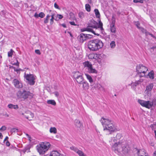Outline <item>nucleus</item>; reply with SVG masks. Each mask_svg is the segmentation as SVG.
<instances>
[{
	"label": "nucleus",
	"instance_id": "f257e3e1",
	"mask_svg": "<svg viewBox=\"0 0 156 156\" xmlns=\"http://www.w3.org/2000/svg\"><path fill=\"white\" fill-rule=\"evenodd\" d=\"M112 149L115 153L120 154H126L130 150V148L124 140L115 142L112 146Z\"/></svg>",
	"mask_w": 156,
	"mask_h": 156
},
{
	"label": "nucleus",
	"instance_id": "f03ea898",
	"mask_svg": "<svg viewBox=\"0 0 156 156\" xmlns=\"http://www.w3.org/2000/svg\"><path fill=\"white\" fill-rule=\"evenodd\" d=\"M103 127V130L105 131H108L109 133L117 130L116 126L113 122L109 119L102 117L100 120Z\"/></svg>",
	"mask_w": 156,
	"mask_h": 156
},
{
	"label": "nucleus",
	"instance_id": "7ed1b4c3",
	"mask_svg": "<svg viewBox=\"0 0 156 156\" xmlns=\"http://www.w3.org/2000/svg\"><path fill=\"white\" fill-rule=\"evenodd\" d=\"M103 46L102 41L98 39L90 41L88 43V48L92 51H97L101 48Z\"/></svg>",
	"mask_w": 156,
	"mask_h": 156
},
{
	"label": "nucleus",
	"instance_id": "20e7f679",
	"mask_svg": "<svg viewBox=\"0 0 156 156\" xmlns=\"http://www.w3.org/2000/svg\"><path fill=\"white\" fill-rule=\"evenodd\" d=\"M51 146V144L48 142H41L37 145L36 148L37 151L40 154H44L48 150Z\"/></svg>",
	"mask_w": 156,
	"mask_h": 156
},
{
	"label": "nucleus",
	"instance_id": "39448f33",
	"mask_svg": "<svg viewBox=\"0 0 156 156\" xmlns=\"http://www.w3.org/2000/svg\"><path fill=\"white\" fill-rule=\"evenodd\" d=\"M98 22L99 24L98 25V27L97 26L98 23L97 22L94 21L93 20H90L88 23V26H87V27L91 28H95L96 29L99 28L101 30V32H102V31L103 30L102 27L103 24L100 20L98 21Z\"/></svg>",
	"mask_w": 156,
	"mask_h": 156
},
{
	"label": "nucleus",
	"instance_id": "423d86ee",
	"mask_svg": "<svg viewBox=\"0 0 156 156\" xmlns=\"http://www.w3.org/2000/svg\"><path fill=\"white\" fill-rule=\"evenodd\" d=\"M17 97L20 98L26 99L28 98L29 96L32 97V94L29 91H27L25 90H19L16 93Z\"/></svg>",
	"mask_w": 156,
	"mask_h": 156
},
{
	"label": "nucleus",
	"instance_id": "0eeeda50",
	"mask_svg": "<svg viewBox=\"0 0 156 156\" xmlns=\"http://www.w3.org/2000/svg\"><path fill=\"white\" fill-rule=\"evenodd\" d=\"M74 78L77 83L81 84L84 81V79L83 77V74L79 71H75L73 73Z\"/></svg>",
	"mask_w": 156,
	"mask_h": 156
},
{
	"label": "nucleus",
	"instance_id": "6e6552de",
	"mask_svg": "<svg viewBox=\"0 0 156 156\" xmlns=\"http://www.w3.org/2000/svg\"><path fill=\"white\" fill-rule=\"evenodd\" d=\"M138 102L142 106L148 109L152 107L154 104V102L153 101H144V100L139 99L138 100Z\"/></svg>",
	"mask_w": 156,
	"mask_h": 156
},
{
	"label": "nucleus",
	"instance_id": "1a4fd4ad",
	"mask_svg": "<svg viewBox=\"0 0 156 156\" xmlns=\"http://www.w3.org/2000/svg\"><path fill=\"white\" fill-rule=\"evenodd\" d=\"M136 70L138 73L142 74L140 76L143 77L145 76V73L148 70V69L143 65L139 64L136 66Z\"/></svg>",
	"mask_w": 156,
	"mask_h": 156
},
{
	"label": "nucleus",
	"instance_id": "9d476101",
	"mask_svg": "<svg viewBox=\"0 0 156 156\" xmlns=\"http://www.w3.org/2000/svg\"><path fill=\"white\" fill-rule=\"evenodd\" d=\"M83 65L85 67L88 68V70L90 73H97V71L95 69H94L92 65L89 62L87 61L83 63Z\"/></svg>",
	"mask_w": 156,
	"mask_h": 156
},
{
	"label": "nucleus",
	"instance_id": "9b49d317",
	"mask_svg": "<svg viewBox=\"0 0 156 156\" xmlns=\"http://www.w3.org/2000/svg\"><path fill=\"white\" fill-rule=\"evenodd\" d=\"M25 77L26 79L28 80V83L30 85H33L35 83V78L32 74H27L25 75Z\"/></svg>",
	"mask_w": 156,
	"mask_h": 156
},
{
	"label": "nucleus",
	"instance_id": "f8f14e48",
	"mask_svg": "<svg viewBox=\"0 0 156 156\" xmlns=\"http://www.w3.org/2000/svg\"><path fill=\"white\" fill-rule=\"evenodd\" d=\"M122 137V134L120 133H118L116 136L113 137L112 140L115 143V142H118L119 141H122V140H120Z\"/></svg>",
	"mask_w": 156,
	"mask_h": 156
},
{
	"label": "nucleus",
	"instance_id": "ddd939ff",
	"mask_svg": "<svg viewBox=\"0 0 156 156\" xmlns=\"http://www.w3.org/2000/svg\"><path fill=\"white\" fill-rule=\"evenodd\" d=\"M13 82L15 86L17 88H21L23 87L21 83L16 79H14Z\"/></svg>",
	"mask_w": 156,
	"mask_h": 156
},
{
	"label": "nucleus",
	"instance_id": "4468645a",
	"mask_svg": "<svg viewBox=\"0 0 156 156\" xmlns=\"http://www.w3.org/2000/svg\"><path fill=\"white\" fill-rule=\"evenodd\" d=\"M26 115H24L25 117L29 120H31L34 117L33 113L30 111H27L26 112Z\"/></svg>",
	"mask_w": 156,
	"mask_h": 156
},
{
	"label": "nucleus",
	"instance_id": "2eb2a0df",
	"mask_svg": "<svg viewBox=\"0 0 156 156\" xmlns=\"http://www.w3.org/2000/svg\"><path fill=\"white\" fill-rule=\"evenodd\" d=\"M137 156H148L147 154H146L145 150L144 149H140L137 150Z\"/></svg>",
	"mask_w": 156,
	"mask_h": 156
},
{
	"label": "nucleus",
	"instance_id": "dca6fc26",
	"mask_svg": "<svg viewBox=\"0 0 156 156\" xmlns=\"http://www.w3.org/2000/svg\"><path fill=\"white\" fill-rule=\"evenodd\" d=\"M85 31L90 32L95 35H99V34H95L94 31L93 30L92 28L88 27H87L86 28H84L81 29V32H84Z\"/></svg>",
	"mask_w": 156,
	"mask_h": 156
},
{
	"label": "nucleus",
	"instance_id": "f3484780",
	"mask_svg": "<svg viewBox=\"0 0 156 156\" xmlns=\"http://www.w3.org/2000/svg\"><path fill=\"white\" fill-rule=\"evenodd\" d=\"M78 37L80 42L81 43H83L86 40L85 34L83 33L80 34Z\"/></svg>",
	"mask_w": 156,
	"mask_h": 156
},
{
	"label": "nucleus",
	"instance_id": "a211bd4d",
	"mask_svg": "<svg viewBox=\"0 0 156 156\" xmlns=\"http://www.w3.org/2000/svg\"><path fill=\"white\" fill-rule=\"evenodd\" d=\"M82 87L84 90H87L89 87V84L86 81H83L82 83Z\"/></svg>",
	"mask_w": 156,
	"mask_h": 156
},
{
	"label": "nucleus",
	"instance_id": "6ab92c4d",
	"mask_svg": "<svg viewBox=\"0 0 156 156\" xmlns=\"http://www.w3.org/2000/svg\"><path fill=\"white\" fill-rule=\"evenodd\" d=\"M61 155L58 151H52L51 152L49 156H61Z\"/></svg>",
	"mask_w": 156,
	"mask_h": 156
},
{
	"label": "nucleus",
	"instance_id": "aec40b11",
	"mask_svg": "<svg viewBox=\"0 0 156 156\" xmlns=\"http://www.w3.org/2000/svg\"><path fill=\"white\" fill-rule=\"evenodd\" d=\"M75 123L76 126L78 128H81L83 126L82 124L78 120H76Z\"/></svg>",
	"mask_w": 156,
	"mask_h": 156
},
{
	"label": "nucleus",
	"instance_id": "412c9836",
	"mask_svg": "<svg viewBox=\"0 0 156 156\" xmlns=\"http://www.w3.org/2000/svg\"><path fill=\"white\" fill-rule=\"evenodd\" d=\"M99 56V55H97V54H90L88 55V58L89 59H95L97 56Z\"/></svg>",
	"mask_w": 156,
	"mask_h": 156
},
{
	"label": "nucleus",
	"instance_id": "4be33fe9",
	"mask_svg": "<svg viewBox=\"0 0 156 156\" xmlns=\"http://www.w3.org/2000/svg\"><path fill=\"white\" fill-rule=\"evenodd\" d=\"M8 107L10 109H17L19 107L17 105H13L12 104H9Z\"/></svg>",
	"mask_w": 156,
	"mask_h": 156
},
{
	"label": "nucleus",
	"instance_id": "5701e85b",
	"mask_svg": "<svg viewBox=\"0 0 156 156\" xmlns=\"http://www.w3.org/2000/svg\"><path fill=\"white\" fill-rule=\"evenodd\" d=\"M153 87V85L152 83H150L146 87V90H148V91H151Z\"/></svg>",
	"mask_w": 156,
	"mask_h": 156
},
{
	"label": "nucleus",
	"instance_id": "b1692460",
	"mask_svg": "<svg viewBox=\"0 0 156 156\" xmlns=\"http://www.w3.org/2000/svg\"><path fill=\"white\" fill-rule=\"evenodd\" d=\"M110 29L112 33H115L116 32V29L115 25H110Z\"/></svg>",
	"mask_w": 156,
	"mask_h": 156
},
{
	"label": "nucleus",
	"instance_id": "393cba45",
	"mask_svg": "<svg viewBox=\"0 0 156 156\" xmlns=\"http://www.w3.org/2000/svg\"><path fill=\"white\" fill-rule=\"evenodd\" d=\"M94 12L96 17L98 18H100V14L98 9H94Z\"/></svg>",
	"mask_w": 156,
	"mask_h": 156
},
{
	"label": "nucleus",
	"instance_id": "a878e982",
	"mask_svg": "<svg viewBox=\"0 0 156 156\" xmlns=\"http://www.w3.org/2000/svg\"><path fill=\"white\" fill-rule=\"evenodd\" d=\"M87 79L88 80L90 83H92L93 82V80L91 76L89 74H85Z\"/></svg>",
	"mask_w": 156,
	"mask_h": 156
},
{
	"label": "nucleus",
	"instance_id": "bb28decb",
	"mask_svg": "<svg viewBox=\"0 0 156 156\" xmlns=\"http://www.w3.org/2000/svg\"><path fill=\"white\" fill-rule=\"evenodd\" d=\"M50 132L51 133L55 134L57 133V129L55 127H51L50 129Z\"/></svg>",
	"mask_w": 156,
	"mask_h": 156
},
{
	"label": "nucleus",
	"instance_id": "cd10ccee",
	"mask_svg": "<svg viewBox=\"0 0 156 156\" xmlns=\"http://www.w3.org/2000/svg\"><path fill=\"white\" fill-rule=\"evenodd\" d=\"M148 75L150 78L152 79H153L154 78V72L153 71H151L148 73Z\"/></svg>",
	"mask_w": 156,
	"mask_h": 156
},
{
	"label": "nucleus",
	"instance_id": "c85d7f7f",
	"mask_svg": "<svg viewBox=\"0 0 156 156\" xmlns=\"http://www.w3.org/2000/svg\"><path fill=\"white\" fill-rule=\"evenodd\" d=\"M47 103L48 104H51L53 105H55L56 103L54 100H49L47 101Z\"/></svg>",
	"mask_w": 156,
	"mask_h": 156
},
{
	"label": "nucleus",
	"instance_id": "c756f323",
	"mask_svg": "<svg viewBox=\"0 0 156 156\" xmlns=\"http://www.w3.org/2000/svg\"><path fill=\"white\" fill-rule=\"evenodd\" d=\"M80 156H86L83 152L79 150L76 153Z\"/></svg>",
	"mask_w": 156,
	"mask_h": 156
},
{
	"label": "nucleus",
	"instance_id": "7c9ffc66",
	"mask_svg": "<svg viewBox=\"0 0 156 156\" xmlns=\"http://www.w3.org/2000/svg\"><path fill=\"white\" fill-rule=\"evenodd\" d=\"M70 149L74 151L76 153L79 150V149L77 147L73 146H72L70 147Z\"/></svg>",
	"mask_w": 156,
	"mask_h": 156
},
{
	"label": "nucleus",
	"instance_id": "2f4dec72",
	"mask_svg": "<svg viewBox=\"0 0 156 156\" xmlns=\"http://www.w3.org/2000/svg\"><path fill=\"white\" fill-rule=\"evenodd\" d=\"M85 9L88 12L90 11V6L88 4H86L85 5Z\"/></svg>",
	"mask_w": 156,
	"mask_h": 156
},
{
	"label": "nucleus",
	"instance_id": "473e14b6",
	"mask_svg": "<svg viewBox=\"0 0 156 156\" xmlns=\"http://www.w3.org/2000/svg\"><path fill=\"white\" fill-rule=\"evenodd\" d=\"M50 16L48 15H47L46 18L44 19V23L45 24H46L48 23V22L49 18L50 17Z\"/></svg>",
	"mask_w": 156,
	"mask_h": 156
},
{
	"label": "nucleus",
	"instance_id": "72a5a7b5",
	"mask_svg": "<svg viewBox=\"0 0 156 156\" xmlns=\"http://www.w3.org/2000/svg\"><path fill=\"white\" fill-rule=\"evenodd\" d=\"M14 52V51L12 50V49H11L10 51H9L8 53V55L9 57H12V56L13 55V53Z\"/></svg>",
	"mask_w": 156,
	"mask_h": 156
},
{
	"label": "nucleus",
	"instance_id": "f704fd0d",
	"mask_svg": "<svg viewBox=\"0 0 156 156\" xmlns=\"http://www.w3.org/2000/svg\"><path fill=\"white\" fill-rule=\"evenodd\" d=\"M110 46L112 48H114L116 46L115 42L114 41H112L110 44Z\"/></svg>",
	"mask_w": 156,
	"mask_h": 156
},
{
	"label": "nucleus",
	"instance_id": "c9c22d12",
	"mask_svg": "<svg viewBox=\"0 0 156 156\" xmlns=\"http://www.w3.org/2000/svg\"><path fill=\"white\" fill-rule=\"evenodd\" d=\"M79 16L80 18L82 19L84 17V13L82 12H80L79 13Z\"/></svg>",
	"mask_w": 156,
	"mask_h": 156
},
{
	"label": "nucleus",
	"instance_id": "e433bc0d",
	"mask_svg": "<svg viewBox=\"0 0 156 156\" xmlns=\"http://www.w3.org/2000/svg\"><path fill=\"white\" fill-rule=\"evenodd\" d=\"M97 55H99V56H97V57L96 58H95V59L97 60L98 62L99 63H100L101 62V61L100 60V59H101V56L100 54H97Z\"/></svg>",
	"mask_w": 156,
	"mask_h": 156
},
{
	"label": "nucleus",
	"instance_id": "4c0bfd02",
	"mask_svg": "<svg viewBox=\"0 0 156 156\" xmlns=\"http://www.w3.org/2000/svg\"><path fill=\"white\" fill-rule=\"evenodd\" d=\"M95 87L98 89H100L102 87L101 86L99 83H97L95 84Z\"/></svg>",
	"mask_w": 156,
	"mask_h": 156
},
{
	"label": "nucleus",
	"instance_id": "58836bf2",
	"mask_svg": "<svg viewBox=\"0 0 156 156\" xmlns=\"http://www.w3.org/2000/svg\"><path fill=\"white\" fill-rule=\"evenodd\" d=\"M29 151L30 148L28 147H26L25 149L23 150V151L24 153L26 152H28L30 151Z\"/></svg>",
	"mask_w": 156,
	"mask_h": 156
},
{
	"label": "nucleus",
	"instance_id": "ea45409f",
	"mask_svg": "<svg viewBox=\"0 0 156 156\" xmlns=\"http://www.w3.org/2000/svg\"><path fill=\"white\" fill-rule=\"evenodd\" d=\"M51 18L50 20V23L51 24H52L53 23V20L54 19V15L52 14L51 15Z\"/></svg>",
	"mask_w": 156,
	"mask_h": 156
},
{
	"label": "nucleus",
	"instance_id": "a19ab883",
	"mask_svg": "<svg viewBox=\"0 0 156 156\" xmlns=\"http://www.w3.org/2000/svg\"><path fill=\"white\" fill-rule=\"evenodd\" d=\"M85 36L86 40L90 38H91L93 37V36H92L91 35L87 34H85Z\"/></svg>",
	"mask_w": 156,
	"mask_h": 156
},
{
	"label": "nucleus",
	"instance_id": "79ce46f5",
	"mask_svg": "<svg viewBox=\"0 0 156 156\" xmlns=\"http://www.w3.org/2000/svg\"><path fill=\"white\" fill-rule=\"evenodd\" d=\"M151 92L150 91H148V90H146L145 91V94L148 96H150L151 95Z\"/></svg>",
	"mask_w": 156,
	"mask_h": 156
},
{
	"label": "nucleus",
	"instance_id": "37998d69",
	"mask_svg": "<svg viewBox=\"0 0 156 156\" xmlns=\"http://www.w3.org/2000/svg\"><path fill=\"white\" fill-rule=\"evenodd\" d=\"M133 2L135 3L138 2L143 3V0H133Z\"/></svg>",
	"mask_w": 156,
	"mask_h": 156
},
{
	"label": "nucleus",
	"instance_id": "c03bdc74",
	"mask_svg": "<svg viewBox=\"0 0 156 156\" xmlns=\"http://www.w3.org/2000/svg\"><path fill=\"white\" fill-rule=\"evenodd\" d=\"M39 17H40L41 18H43L44 16V14L43 12H41L39 14Z\"/></svg>",
	"mask_w": 156,
	"mask_h": 156
},
{
	"label": "nucleus",
	"instance_id": "a18cd8bd",
	"mask_svg": "<svg viewBox=\"0 0 156 156\" xmlns=\"http://www.w3.org/2000/svg\"><path fill=\"white\" fill-rule=\"evenodd\" d=\"M11 132L12 133L17 132L18 129L16 128H13L11 129Z\"/></svg>",
	"mask_w": 156,
	"mask_h": 156
},
{
	"label": "nucleus",
	"instance_id": "49530a36",
	"mask_svg": "<svg viewBox=\"0 0 156 156\" xmlns=\"http://www.w3.org/2000/svg\"><path fill=\"white\" fill-rule=\"evenodd\" d=\"M6 127L5 126H3L1 128H0V131H4L6 129Z\"/></svg>",
	"mask_w": 156,
	"mask_h": 156
},
{
	"label": "nucleus",
	"instance_id": "de8ad7c7",
	"mask_svg": "<svg viewBox=\"0 0 156 156\" xmlns=\"http://www.w3.org/2000/svg\"><path fill=\"white\" fill-rule=\"evenodd\" d=\"M135 24L138 28H140V27H139L140 24L138 22H135Z\"/></svg>",
	"mask_w": 156,
	"mask_h": 156
},
{
	"label": "nucleus",
	"instance_id": "09e8293b",
	"mask_svg": "<svg viewBox=\"0 0 156 156\" xmlns=\"http://www.w3.org/2000/svg\"><path fill=\"white\" fill-rule=\"evenodd\" d=\"M140 29H141V30L143 32L146 33V34H147V32H146V30L144 28H140Z\"/></svg>",
	"mask_w": 156,
	"mask_h": 156
},
{
	"label": "nucleus",
	"instance_id": "8fccbe9b",
	"mask_svg": "<svg viewBox=\"0 0 156 156\" xmlns=\"http://www.w3.org/2000/svg\"><path fill=\"white\" fill-rule=\"evenodd\" d=\"M112 23L110 25H115V19H112Z\"/></svg>",
	"mask_w": 156,
	"mask_h": 156
},
{
	"label": "nucleus",
	"instance_id": "3c124183",
	"mask_svg": "<svg viewBox=\"0 0 156 156\" xmlns=\"http://www.w3.org/2000/svg\"><path fill=\"white\" fill-rule=\"evenodd\" d=\"M35 52L36 54H37L38 55H40L41 54V53L40 50L38 49L36 50H35Z\"/></svg>",
	"mask_w": 156,
	"mask_h": 156
},
{
	"label": "nucleus",
	"instance_id": "603ef678",
	"mask_svg": "<svg viewBox=\"0 0 156 156\" xmlns=\"http://www.w3.org/2000/svg\"><path fill=\"white\" fill-rule=\"evenodd\" d=\"M55 7L58 9H60V8L59 7V6L57 5V4L56 3H55L54 5Z\"/></svg>",
	"mask_w": 156,
	"mask_h": 156
},
{
	"label": "nucleus",
	"instance_id": "864d4df0",
	"mask_svg": "<svg viewBox=\"0 0 156 156\" xmlns=\"http://www.w3.org/2000/svg\"><path fill=\"white\" fill-rule=\"evenodd\" d=\"M69 23L71 25H74V26H76V24H75V22H74V21H72V22H69Z\"/></svg>",
	"mask_w": 156,
	"mask_h": 156
},
{
	"label": "nucleus",
	"instance_id": "5fc2aeb1",
	"mask_svg": "<svg viewBox=\"0 0 156 156\" xmlns=\"http://www.w3.org/2000/svg\"><path fill=\"white\" fill-rule=\"evenodd\" d=\"M54 94H55V96L57 97H58L59 96V93L57 91L55 92L54 93Z\"/></svg>",
	"mask_w": 156,
	"mask_h": 156
},
{
	"label": "nucleus",
	"instance_id": "6e6d98bb",
	"mask_svg": "<svg viewBox=\"0 0 156 156\" xmlns=\"http://www.w3.org/2000/svg\"><path fill=\"white\" fill-rule=\"evenodd\" d=\"M139 84L138 82L136 81L133 83V85L135 86H136Z\"/></svg>",
	"mask_w": 156,
	"mask_h": 156
},
{
	"label": "nucleus",
	"instance_id": "4d7b16f0",
	"mask_svg": "<svg viewBox=\"0 0 156 156\" xmlns=\"http://www.w3.org/2000/svg\"><path fill=\"white\" fill-rule=\"evenodd\" d=\"M39 14H37V13H35L34 15V16L36 18H38L39 17Z\"/></svg>",
	"mask_w": 156,
	"mask_h": 156
},
{
	"label": "nucleus",
	"instance_id": "13d9d810",
	"mask_svg": "<svg viewBox=\"0 0 156 156\" xmlns=\"http://www.w3.org/2000/svg\"><path fill=\"white\" fill-rule=\"evenodd\" d=\"M13 64L14 65L19 66V62L17 60V62L16 63H14Z\"/></svg>",
	"mask_w": 156,
	"mask_h": 156
},
{
	"label": "nucleus",
	"instance_id": "bf43d9fd",
	"mask_svg": "<svg viewBox=\"0 0 156 156\" xmlns=\"http://www.w3.org/2000/svg\"><path fill=\"white\" fill-rule=\"evenodd\" d=\"M58 18L59 19H62L63 18V16L61 15H58Z\"/></svg>",
	"mask_w": 156,
	"mask_h": 156
},
{
	"label": "nucleus",
	"instance_id": "052dcab7",
	"mask_svg": "<svg viewBox=\"0 0 156 156\" xmlns=\"http://www.w3.org/2000/svg\"><path fill=\"white\" fill-rule=\"evenodd\" d=\"M6 144L7 146H10V144L8 141H7V142H6Z\"/></svg>",
	"mask_w": 156,
	"mask_h": 156
},
{
	"label": "nucleus",
	"instance_id": "680f3d73",
	"mask_svg": "<svg viewBox=\"0 0 156 156\" xmlns=\"http://www.w3.org/2000/svg\"><path fill=\"white\" fill-rule=\"evenodd\" d=\"M13 68L14 69V70L15 71L18 72L20 70V69H17L15 68V67H13Z\"/></svg>",
	"mask_w": 156,
	"mask_h": 156
},
{
	"label": "nucleus",
	"instance_id": "e2e57ef3",
	"mask_svg": "<svg viewBox=\"0 0 156 156\" xmlns=\"http://www.w3.org/2000/svg\"><path fill=\"white\" fill-rule=\"evenodd\" d=\"M61 25L64 28H66V26L65 24H61Z\"/></svg>",
	"mask_w": 156,
	"mask_h": 156
},
{
	"label": "nucleus",
	"instance_id": "0e129e2a",
	"mask_svg": "<svg viewBox=\"0 0 156 156\" xmlns=\"http://www.w3.org/2000/svg\"><path fill=\"white\" fill-rule=\"evenodd\" d=\"M156 48V46H154L153 47L150 48V49H153L154 50V48Z\"/></svg>",
	"mask_w": 156,
	"mask_h": 156
},
{
	"label": "nucleus",
	"instance_id": "69168bd1",
	"mask_svg": "<svg viewBox=\"0 0 156 156\" xmlns=\"http://www.w3.org/2000/svg\"><path fill=\"white\" fill-rule=\"evenodd\" d=\"M3 137V136L2 135V134L1 133H0V138L1 139H2Z\"/></svg>",
	"mask_w": 156,
	"mask_h": 156
},
{
	"label": "nucleus",
	"instance_id": "338daca9",
	"mask_svg": "<svg viewBox=\"0 0 156 156\" xmlns=\"http://www.w3.org/2000/svg\"><path fill=\"white\" fill-rule=\"evenodd\" d=\"M148 34L151 35L152 37H153V35L152 34H151L149 32H147V34Z\"/></svg>",
	"mask_w": 156,
	"mask_h": 156
},
{
	"label": "nucleus",
	"instance_id": "774afa93",
	"mask_svg": "<svg viewBox=\"0 0 156 156\" xmlns=\"http://www.w3.org/2000/svg\"><path fill=\"white\" fill-rule=\"evenodd\" d=\"M8 139V136H6L5 139L4 140V141H5L6 140H7Z\"/></svg>",
	"mask_w": 156,
	"mask_h": 156
}]
</instances>
